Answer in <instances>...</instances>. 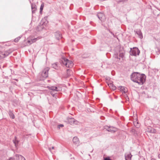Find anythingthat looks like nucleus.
<instances>
[{
	"label": "nucleus",
	"instance_id": "obj_1",
	"mask_svg": "<svg viewBox=\"0 0 160 160\" xmlns=\"http://www.w3.org/2000/svg\"><path fill=\"white\" fill-rule=\"evenodd\" d=\"M131 79L132 81L142 85L145 80V76L144 74H140L139 73H133L131 75Z\"/></svg>",
	"mask_w": 160,
	"mask_h": 160
},
{
	"label": "nucleus",
	"instance_id": "obj_2",
	"mask_svg": "<svg viewBox=\"0 0 160 160\" xmlns=\"http://www.w3.org/2000/svg\"><path fill=\"white\" fill-rule=\"evenodd\" d=\"M62 63L63 64L65 65L67 67L69 68H72L73 65L72 61L64 58H62Z\"/></svg>",
	"mask_w": 160,
	"mask_h": 160
},
{
	"label": "nucleus",
	"instance_id": "obj_3",
	"mask_svg": "<svg viewBox=\"0 0 160 160\" xmlns=\"http://www.w3.org/2000/svg\"><path fill=\"white\" fill-rule=\"evenodd\" d=\"M49 70V68H46L40 73V75L41 78V80H42L44 78H45L48 77Z\"/></svg>",
	"mask_w": 160,
	"mask_h": 160
},
{
	"label": "nucleus",
	"instance_id": "obj_4",
	"mask_svg": "<svg viewBox=\"0 0 160 160\" xmlns=\"http://www.w3.org/2000/svg\"><path fill=\"white\" fill-rule=\"evenodd\" d=\"M140 53V51L136 47L133 48L132 49H131L130 55L132 56H136L139 55Z\"/></svg>",
	"mask_w": 160,
	"mask_h": 160
},
{
	"label": "nucleus",
	"instance_id": "obj_5",
	"mask_svg": "<svg viewBox=\"0 0 160 160\" xmlns=\"http://www.w3.org/2000/svg\"><path fill=\"white\" fill-rule=\"evenodd\" d=\"M12 52L10 50L6 51L4 52H2L0 53V58H3L8 55L11 53Z\"/></svg>",
	"mask_w": 160,
	"mask_h": 160
},
{
	"label": "nucleus",
	"instance_id": "obj_6",
	"mask_svg": "<svg viewBox=\"0 0 160 160\" xmlns=\"http://www.w3.org/2000/svg\"><path fill=\"white\" fill-rule=\"evenodd\" d=\"M105 129H106L108 132H114L117 131V129L116 128L112 127H108V126H106L105 127Z\"/></svg>",
	"mask_w": 160,
	"mask_h": 160
},
{
	"label": "nucleus",
	"instance_id": "obj_7",
	"mask_svg": "<svg viewBox=\"0 0 160 160\" xmlns=\"http://www.w3.org/2000/svg\"><path fill=\"white\" fill-rule=\"evenodd\" d=\"M68 122L71 125L78 124V122L73 118H70L68 120Z\"/></svg>",
	"mask_w": 160,
	"mask_h": 160
},
{
	"label": "nucleus",
	"instance_id": "obj_8",
	"mask_svg": "<svg viewBox=\"0 0 160 160\" xmlns=\"http://www.w3.org/2000/svg\"><path fill=\"white\" fill-rule=\"evenodd\" d=\"M14 160H25V158L20 155L17 154L13 158Z\"/></svg>",
	"mask_w": 160,
	"mask_h": 160
},
{
	"label": "nucleus",
	"instance_id": "obj_9",
	"mask_svg": "<svg viewBox=\"0 0 160 160\" xmlns=\"http://www.w3.org/2000/svg\"><path fill=\"white\" fill-rule=\"evenodd\" d=\"M55 36L57 39L58 40L62 38L61 33L58 31L55 33Z\"/></svg>",
	"mask_w": 160,
	"mask_h": 160
},
{
	"label": "nucleus",
	"instance_id": "obj_10",
	"mask_svg": "<svg viewBox=\"0 0 160 160\" xmlns=\"http://www.w3.org/2000/svg\"><path fill=\"white\" fill-rule=\"evenodd\" d=\"M48 88L50 90H51L53 92H54L55 91H58L59 90L58 89V88L56 87H48Z\"/></svg>",
	"mask_w": 160,
	"mask_h": 160
},
{
	"label": "nucleus",
	"instance_id": "obj_11",
	"mask_svg": "<svg viewBox=\"0 0 160 160\" xmlns=\"http://www.w3.org/2000/svg\"><path fill=\"white\" fill-rule=\"evenodd\" d=\"M126 160H131L132 155L130 153L125 154V155Z\"/></svg>",
	"mask_w": 160,
	"mask_h": 160
},
{
	"label": "nucleus",
	"instance_id": "obj_12",
	"mask_svg": "<svg viewBox=\"0 0 160 160\" xmlns=\"http://www.w3.org/2000/svg\"><path fill=\"white\" fill-rule=\"evenodd\" d=\"M97 16L100 20L102 21L104 17V15L102 13H99L97 14Z\"/></svg>",
	"mask_w": 160,
	"mask_h": 160
},
{
	"label": "nucleus",
	"instance_id": "obj_13",
	"mask_svg": "<svg viewBox=\"0 0 160 160\" xmlns=\"http://www.w3.org/2000/svg\"><path fill=\"white\" fill-rule=\"evenodd\" d=\"M37 40V38H34L33 39H30L28 40V41L27 42L28 43H29L30 45L32 43H33L34 42H35Z\"/></svg>",
	"mask_w": 160,
	"mask_h": 160
},
{
	"label": "nucleus",
	"instance_id": "obj_14",
	"mask_svg": "<svg viewBox=\"0 0 160 160\" xmlns=\"http://www.w3.org/2000/svg\"><path fill=\"white\" fill-rule=\"evenodd\" d=\"M73 142L75 144H78L79 143V141L78 138L76 137H75L73 139Z\"/></svg>",
	"mask_w": 160,
	"mask_h": 160
},
{
	"label": "nucleus",
	"instance_id": "obj_15",
	"mask_svg": "<svg viewBox=\"0 0 160 160\" xmlns=\"http://www.w3.org/2000/svg\"><path fill=\"white\" fill-rule=\"evenodd\" d=\"M108 85L110 88L113 90H115L116 89V87L112 83H110L108 84Z\"/></svg>",
	"mask_w": 160,
	"mask_h": 160
},
{
	"label": "nucleus",
	"instance_id": "obj_16",
	"mask_svg": "<svg viewBox=\"0 0 160 160\" xmlns=\"http://www.w3.org/2000/svg\"><path fill=\"white\" fill-rule=\"evenodd\" d=\"M136 33L138 35V36L140 38L142 39L143 38L142 33L140 30L137 31Z\"/></svg>",
	"mask_w": 160,
	"mask_h": 160
},
{
	"label": "nucleus",
	"instance_id": "obj_17",
	"mask_svg": "<svg viewBox=\"0 0 160 160\" xmlns=\"http://www.w3.org/2000/svg\"><path fill=\"white\" fill-rule=\"evenodd\" d=\"M52 68L56 70H58L59 68V67H58L57 63L52 64Z\"/></svg>",
	"mask_w": 160,
	"mask_h": 160
},
{
	"label": "nucleus",
	"instance_id": "obj_18",
	"mask_svg": "<svg viewBox=\"0 0 160 160\" xmlns=\"http://www.w3.org/2000/svg\"><path fill=\"white\" fill-rule=\"evenodd\" d=\"M9 115L10 117L12 119H14L15 118L14 115L11 111H9Z\"/></svg>",
	"mask_w": 160,
	"mask_h": 160
},
{
	"label": "nucleus",
	"instance_id": "obj_19",
	"mask_svg": "<svg viewBox=\"0 0 160 160\" xmlns=\"http://www.w3.org/2000/svg\"><path fill=\"white\" fill-rule=\"evenodd\" d=\"M149 132L152 133H155L156 132V130L153 128H151L150 130H149Z\"/></svg>",
	"mask_w": 160,
	"mask_h": 160
},
{
	"label": "nucleus",
	"instance_id": "obj_20",
	"mask_svg": "<svg viewBox=\"0 0 160 160\" xmlns=\"http://www.w3.org/2000/svg\"><path fill=\"white\" fill-rule=\"evenodd\" d=\"M72 73L71 71L69 69H68L67 70V77H69L71 75V73Z\"/></svg>",
	"mask_w": 160,
	"mask_h": 160
},
{
	"label": "nucleus",
	"instance_id": "obj_21",
	"mask_svg": "<svg viewBox=\"0 0 160 160\" xmlns=\"http://www.w3.org/2000/svg\"><path fill=\"white\" fill-rule=\"evenodd\" d=\"M31 8L32 9V12L33 13L35 12V11L36 9V8L35 7V5H32Z\"/></svg>",
	"mask_w": 160,
	"mask_h": 160
},
{
	"label": "nucleus",
	"instance_id": "obj_22",
	"mask_svg": "<svg viewBox=\"0 0 160 160\" xmlns=\"http://www.w3.org/2000/svg\"><path fill=\"white\" fill-rule=\"evenodd\" d=\"M44 3L42 2L41 5V7L40 8V13H41L42 12V10L43 9V7L44 6Z\"/></svg>",
	"mask_w": 160,
	"mask_h": 160
},
{
	"label": "nucleus",
	"instance_id": "obj_23",
	"mask_svg": "<svg viewBox=\"0 0 160 160\" xmlns=\"http://www.w3.org/2000/svg\"><path fill=\"white\" fill-rule=\"evenodd\" d=\"M45 19H42L40 23V24H41V25H42V26L45 25H46V22H45Z\"/></svg>",
	"mask_w": 160,
	"mask_h": 160
},
{
	"label": "nucleus",
	"instance_id": "obj_24",
	"mask_svg": "<svg viewBox=\"0 0 160 160\" xmlns=\"http://www.w3.org/2000/svg\"><path fill=\"white\" fill-rule=\"evenodd\" d=\"M121 89L124 93L127 92V89L124 87L121 86Z\"/></svg>",
	"mask_w": 160,
	"mask_h": 160
},
{
	"label": "nucleus",
	"instance_id": "obj_25",
	"mask_svg": "<svg viewBox=\"0 0 160 160\" xmlns=\"http://www.w3.org/2000/svg\"><path fill=\"white\" fill-rule=\"evenodd\" d=\"M13 142L15 145L16 146L17 144H18L19 141L17 139L16 137H15V139L13 140Z\"/></svg>",
	"mask_w": 160,
	"mask_h": 160
},
{
	"label": "nucleus",
	"instance_id": "obj_26",
	"mask_svg": "<svg viewBox=\"0 0 160 160\" xmlns=\"http://www.w3.org/2000/svg\"><path fill=\"white\" fill-rule=\"evenodd\" d=\"M20 38L21 37H19L17 38H16L14 40L15 42H18Z\"/></svg>",
	"mask_w": 160,
	"mask_h": 160
},
{
	"label": "nucleus",
	"instance_id": "obj_27",
	"mask_svg": "<svg viewBox=\"0 0 160 160\" xmlns=\"http://www.w3.org/2000/svg\"><path fill=\"white\" fill-rule=\"evenodd\" d=\"M134 125L137 128H138L139 127V125L138 124V122H134Z\"/></svg>",
	"mask_w": 160,
	"mask_h": 160
},
{
	"label": "nucleus",
	"instance_id": "obj_28",
	"mask_svg": "<svg viewBox=\"0 0 160 160\" xmlns=\"http://www.w3.org/2000/svg\"><path fill=\"white\" fill-rule=\"evenodd\" d=\"M131 132H133V133L134 134H136V135L137 134V133L136 132V131H135V130L134 129H132L131 130Z\"/></svg>",
	"mask_w": 160,
	"mask_h": 160
},
{
	"label": "nucleus",
	"instance_id": "obj_29",
	"mask_svg": "<svg viewBox=\"0 0 160 160\" xmlns=\"http://www.w3.org/2000/svg\"><path fill=\"white\" fill-rule=\"evenodd\" d=\"M63 125L62 124H59L58 125V128H60V127H63Z\"/></svg>",
	"mask_w": 160,
	"mask_h": 160
},
{
	"label": "nucleus",
	"instance_id": "obj_30",
	"mask_svg": "<svg viewBox=\"0 0 160 160\" xmlns=\"http://www.w3.org/2000/svg\"><path fill=\"white\" fill-rule=\"evenodd\" d=\"M54 147H52V148H49V150L51 152V150H52V149H54Z\"/></svg>",
	"mask_w": 160,
	"mask_h": 160
},
{
	"label": "nucleus",
	"instance_id": "obj_31",
	"mask_svg": "<svg viewBox=\"0 0 160 160\" xmlns=\"http://www.w3.org/2000/svg\"><path fill=\"white\" fill-rule=\"evenodd\" d=\"M51 94L52 95V96L53 97H54L55 96V93H53V92H51Z\"/></svg>",
	"mask_w": 160,
	"mask_h": 160
},
{
	"label": "nucleus",
	"instance_id": "obj_32",
	"mask_svg": "<svg viewBox=\"0 0 160 160\" xmlns=\"http://www.w3.org/2000/svg\"><path fill=\"white\" fill-rule=\"evenodd\" d=\"M128 0H121L120 1H119L118 2H124L126 1H128Z\"/></svg>",
	"mask_w": 160,
	"mask_h": 160
},
{
	"label": "nucleus",
	"instance_id": "obj_33",
	"mask_svg": "<svg viewBox=\"0 0 160 160\" xmlns=\"http://www.w3.org/2000/svg\"><path fill=\"white\" fill-rule=\"evenodd\" d=\"M114 57H115L116 58H117V59H120V58H118V56H117V54H115V55H114Z\"/></svg>",
	"mask_w": 160,
	"mask_h": 160
},
{
	"label": "nucleus",
	"instance_id": "obj_34",
	"mask_svg": "<svg viewBox=\"0 0 160 160\" xmlns=\"http://www.w3.org/2000/svg\"><path fill=\"white\" fill-rule=\"evenodd\" d=\"M105 160H111L110 159H109V158H106L105 159Z\"/></svg>",
	"mask_w": 160,
	"mask_h": 160
},
{
	"label": "nucleus",
	"instance_id": "obj_35",
	"mask_svg": "<svg viewBox=\"0 0 160 160\" xmlns=\"http://www.w3.org/2000/svg\"><path fill=\"white\" fill-rule=\"evenodd\" d=\"M151 160H156V159H155L154 158H152L151 159Z\"/></svg>",
	"mask_w": 160,
	"mask_h": 160
},
{
	"label": "nucleus",
	"instance_id": "obj_36",
	"mask_svg": "<svg viewBox=\"0 0 160 160\" xmlns=\"http://www.w3.org/2000/svg\"><path fill=\"white\" fill-rule=\"evenodd\" d=\"M158 157L159 158H160V153L158 155Z\"/></svg>",
	"mask_w": 160,
	"mask_h": 160
},
{
	"label": "nucleus",
	"instance_id": "obj_37",
	"mask_svg": "<svg viewBox=\"0 0 160 160\" xmlns=\"http://www.w3.org/2000/svg\"><path fill=\"white\" fill-rule=\"evenodd\" d=\"M123 55H122L121 56H120L121 57H122Z\"/></svg>",
	"mask_w": 160,
	"mask_h": 160
}]
</instances>
